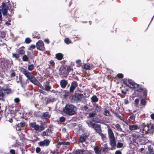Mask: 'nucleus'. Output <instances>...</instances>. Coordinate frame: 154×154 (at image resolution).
Segmentation results:
<instances>
[{"label": "nucleus", "mask_w": 154, "mask_h": 154, "mask_svg": "<svg viewBox=\"0 0 154 154\" xmlns=\"http://www.w3.org/2000/svg\"><path fill=\"white\" fill-rule=\"evenodd\" d=\"M22 58L23 61L26 62L28 60V57L26 55H23Z\"/></svg>", "instance_id": "c85d7f7f"}, {"label": "nucleus", "mask_w": 154, "mask_h": 154, "mask_svg": "<svg viewBox=\"0 0 154 154\" xmlns=\"http://www.w3.org/2000/svg\"><path fill=\"white\" fill-rule=\"evenodd\" d=\"M123 144L121 143L118 142L117 143V147L118 148H120L122 146Z\"/></svg>", "instance_id": "49530a36"}, {"label": "nucleus", "mask_w": 154, "mask_h": 154, "mask_svg": "<svg viewBox=\"0 0 154 154\" xmlns=\"http://www.w3.org/2000/svg\"><path fill=\"white\" fill-rule=\"evenodd\" d=\"M20 78H21V77H20ZM19 80L20 81V83L21 84V85L23 88H24L25 87V86L27 84V83L29 82H28V81H26V82H23L20 79V77H19Z\"/></svg>", "instance_id": "a878e982"}, {"label": "nucleus", "mask_w": 154, "mask_h": 154, "mask_svg": "<svg viewBox=\"0 0 154 154\" xmlns=\"http://www.w3.org/2000/svg\"><path fill=\"white\" fill-rule=\"evenodd\" d=\"M93 128H94L95 131L99 134L101 132L100 125L99 124H95Z\"/></svg>", "instance_id": "ddd939ff"}, {"label": "nucleus", "mask_w": 154, "mask_h": 154, "mask_svg": "<svg viewBox=\"0 0 154 154\" xmlns=\"http://www.w3.org/2000/svg\"><path fill=\"white\" fill-rule=\"evenodd\" d=\"M23 48H21L18 49L19 53L21 54H23L25 53V51Z\"/></svg>", "instance_id": "72a5a7b5"}, {"label": "nucleus", "mask_w": 154, "mask_h": 154, "mask_svg": "<svg viewBox=\"0 0 154 154\" xmlns=\"http://www.w3.org/2000/svg\"><path fill=\"white\" fill-rule=\"evenodd\" d=\"M109 144L112 147L111 149H113L116 146V143L115 138L109 139Z\"/></svg>", "instance_id": "9b49d317"}, {"label": "nucleus", "mask_w": 154, "mask_h": 154, "mask_svg": "<svg viewBox=\"0 0 154 154\" xmlns=\"http://www.w3.org/2000/svg\"><path fill=\"white\" fill-rule=\"evenodd\" d=\"M138 86L136 87V88H135L136 90L139 92H140L142 91H144V94H146L147 93L146 89L138 84Z\"/></svg>", "instance_id": "9d476101"}, {"label": "nucleus", "mask_w": 154, "mask_h": 154, "mask_svg": "<svg viewBox=\"0 0 154 154\" xmlns=\"http://www.w3.org/2000/svg\"><path fill=\"white\" fill-rule=\"evenodd\" d=\"M63 57V55L61 53H58L56 54V57L59 60H61Z\"/></svg>", "instance_id": "5701e85b"}, {"label": "nucleus", "mask_w": 154, "mask_h": 154, "mask_svg": "<svg viewBox=\"0 0 154 154\" xmlns=\"http://www.w3.org/2000/svg\"><path fill=\"white\" fill-rule=\"evenodd\" d=\"M12 57H15L16 59H17L19 58V55L16 54L14 53L12 54Z\"/></svg>", "instance_id": "a18cd8bd"}, {"label": "nucleus", "mask_w": 154, "mask_h": 154, "mask_svg": "<svg viewBox=\"0 0 154 154\" xmlns=\"http://www.w3.org/2000/svg\"><path fill=\"white\" fill-rule=\"evenodd\" d=\"M68 84V82L67 81L63 79L60 81V84L61 87L63 88H65Z\"/></svg>", "instance_id": "4468645a"}, {"label": "nucleus", "mask_w": 154, "mask_h": 154, "mask_svg": "<svg viewBox=\"0 0 154 154\" xmlns=\"http://www.w3.org/2000/svg\"><path fill=\"white\" fill-rule=\"evenodd\" d=\"M129 118L131 120L134 121L135 118V115L133 114L130 116Z\"/></svg>", "instance_id": "de8ad7c7"}, {"label": "nucleus", "mask_w": 154, "mask_h": 154, "mask_svg": "<svg viewBox=\"0 0 154 154\" xmlns=\"http://www.w3.org/2000/svg\"><path fill=\"white\" fill-rule=\"evenodd\" d=\"M78 84L76 82L73 81L72 82L71 85L73 87L75 88L78 86Z\"/></svg>", "instance_id": "473e14b6"}, {"label": "nucleus", "mask_w": 154, "mask_h": 154, "mask_svg": "<svg viewBox=\"0 0 154 154\" xmlns=\"http://www.w3.org/2000/svg\"><path fill=\"white\" fill-rule=\"evenodd\" d=\"M71 100L73 103H83L85 101V98L83 94H79L73 95L72 97Z\"/></svg>", "instance_id": "20e7f679"}, {"label": "nucleus", "mask_w": 154, "mask_h": 154, "mask_svg": "<svg viewBox=\"0 0 154 154\" xmlns=\"http://www.w3.org/2000/svg\"><path fill=\"white\" fill-rule=\"evenodd\" d=\"M2 5V9H0V23L2 20V12L3 16L5 18L11 16L14 13L13 9L11 8L9 5H7L5 3L3 2Z\"/></svg>", "instance_id": "f257e3e1"}, {"label": "nucleus", "mask_w": 154, "mask_h": 154, "mask_svg": "<svg viewBox=\"0 0 154 154\" xmlns=\"http://www.w3.org/2000/svg\"><path fill=\"white\" fill-rule=\"evenodd\" d=\"M115 154H122V152L120 150H117Z\"/></svg>", "instance_id": "774afa93"}, {"label": "nucleus", "mask_w": 154, "mask_h": 154, "mask_svg": "<svg viewBox=\"0 0 154 154\" xmlns=\"http://www.w3.org/2000/svg\"><path fill=\"white\" fill-rule=\"evenodd\" d=\"M140 93L141 94V96L146 97L147 96V93L146 94H145L144 91H142Z\"/></svg>", "instance_id": "bf43d9fd"}, {"label": "nucleus", "mask_w": 154, "mask_h": 154, "mask_svg": "<svg viewBox=\"0 0 154 154\" xmlns=\"http://www.w3.org/2000/svg\"><path fill=\"white\" fill-rule=\"evenodd\" d=\"M4 96V94L2 90H0V100L2 99Z\"/></svg>", "instance_id": "3c124183"}, {"label": "nucleus", "mask_w": 154, "mask_h": 154, "mask_svg": "<svg viewBox=\"0 0 154 154\" xmlns=\"http://www.w3.org/2000/svg\"><path fill=\"white\" fill-rule=\"evenodd\" d=\"M95 109L96 111L97 112H100L101 109V107L97 104H95Z\"/></svg>", "instance_id": "cd10ccee"}, {"label": "nucleus", "mask_w": 154, "mask_h": 154, "mask_svg": "<svg viewBox=\"0 0 154 154\" xmlns=\"http://www.w3.org/2000/svg\"><path fill=\"white\" fill-rule=\"evenodd\" d=\"M140 104L143 105H145L146 104V102L145 100L144 99H142L141 100Z\"/></svg>", "instance_id": "a19ab883"}, {"label": "nucleus", "mask_w": 154, "mask_h": 154, "mask_svg": "<svg viewBox=\"0 0 154 154\" xmlns=\"http://www.w3.org/2000/svg\"><path fill=\"white\" fill-rule=\"evenodd\" d=\"M123 81L125 85L131 88H136V87L138 86V84L130 79H125L123 80Z\"/></svg>", "instance_id": "39448f33"}, {"label": "nucleus", "mask_w": 154, "mask_h": 154, "mask_svg": "<svg viewBox=\"0 0 154 154\" xmlns=\"http://www.w3.org/2000/svg\"><path fill=\"white\" fill-rule=\"evenodd\" d=\"M51 88V86L48 85H47L45 86V88H44V89L45 91H50V90Z\"/></svg>", "instance_id": "c9c22d12"}, {"label": "nucleus", "mask_w": 154, "mask_h": 154, "mask_svg": "<svg viewBox=\"0 0 154 154\" xmlns=\"http://www.w3.org/2000/svg\"><path fill=\"white\" fill-rule=\"evenodd\" d=\"M10 152L11 154H15V150L13 149H11L10 150Z\"/></svg>", "instance_id": "0e129e2a"}, {"label": "nucleus", "mask_w": 154, "mask_h": 154, "mask_svg": "<svg viewBox=\"0 0 154 154\" xmlns=\"http://www.w3.org/2000/svg\"><path fill=\"white\" fill-rule=\"evenodd\" d=\"M118 77L119 78H122L123 77V75L122 73H118L117 75Z\"/></svg>", "instance_id": "6e6d98bb"}, {"label": "nucleus", "mask_w": 154, "mask_h": 154, "mask_svg": "<svg viewBox=\"0 0 154 154\" xmlns=\"http://www.w3.org/2000/svg\"><path fill=\"white\" fill-rule=\"evenodd\" d=\"M115 115L116 116L118 117V118L119 119H121L122 120V117L121 116H120V115H119V114H118L117 113H115Z\"/></svg>", "instance_id": "680f3d73"}, {"label": "nucleus", "mask_w": 154, "mask_h": 154, "mask_svg": "<svg viewBox=\"0 0 154 154\" xmlns=\"http://www.w3.org/2000/svg\"><path fill=\"white\" fill-rule=\"evenodd\" d=\"M14 101L15 103H18L20 102V100L19 98H16L14 99Z\"/></svg>", "instance_id": "e2e57ef3"}, {"label": "nucleus", "mask_w": 154, "mask_h": 154, "mask_svg": "<svg viewBox=\"0 0 154 154\" xmlns=\"http://www.w3.org/2000/svg\"><path fill=\"white\" fill-rule=\"evenodd\" d=\"M39 92L40 93H42L45 95H46L47 94V93L45 91L42 90H39Z\"/></svg>", "instance_id": "864d4df0"}, {"label": "nucleus", "mask_w": 154, "mask_h": 154, "mask_svg": "<svg viewBox=\"0 0 154 154\" xmlns=\"http://www.w3.org/2000/svg\"><path fill=\"white\" fill-rule=\"evenodd\" d=\"M70 143L68 142H62L61 144L63 145H67L70 144Z\"/></svg>", "instance_id": "603ef678"}, {"label": "nucleus", "mask_w": 154, "mask_h": 154, "mask_svg": "<svg viewBox=\"0 0 154 154\" xmlns=\"http://www.w3.org/2000/svg\"><path fill=\"white\" fill-rule=\"evenodd\" d=\"M49 143L50 141L48 139H45L43 141L39 142L38 143L39 146H47L49 145Z\"/></svg>", "instance_id": "1a4fd4ad"}, {"label": "nucleus", "mask_w": 154, "mask_h": 154, "mask_svg": "<svg viewBox=\"0 0 154 154\" xmlns=\"http://www.w3.org/2000/svg\"><path fill=\"white\" fill-rule=\"evenodd\" d=\"M75 89V88L73 87L71 85L69 88V91L71 92H73Z\"/></svg>", "instance_id": "13d9d810"}, {"label": "nucleus", "mask_w": 154, "mask_h": 154, "mask_svg": "<svg viewBox=\"0 0 154 154\" xmlns=\"http://www.w3.org/2000/svg\"><path fill=\"white\" fill-rule=\"evenodd\" d=\"M55 101V100L54 98L52 97H49L47 99L46 102L45 104L47 105Z\"/></svg>", "instance_id": "a211bd4d"}, {"label": "nucleus", "mask_w": 154, "mask_h": 154, "mask_svg": "<svg viewBox=\"0 0 154 154\" xmlns=\"http://www.w3.org/2000/svg\"><path fill=\"white\" fill-rule=\"evenodd\" d=\"M75 152V154H84L83 150L82 149L76 150Z\"/></svg>", "instance_id": "f704fd0d"}, {"label": "nucleus", "mask_w": 154, "mask_h": 154, "mask_svg": "<svg viewBox=\"0 0 154 154\" xmlns=\"http://www.w3.org/2000/svg\"><path fill=\"white\" fill-rule=\"evenodd\" d=\"M34 66L32 64L29 65L28 66V69L29 71H31L33 70Z\"/></svg>", "instance_id": "c756f323"}, {"label": "nucleus", "mask_w": 154, "mask_h": 154, "mask_svg": "<svg viewBox=\"0 0 154 154\" xmlns=\"http://www.w3.org/2000/svg\"><path fill=\"white\" fill-rule=\"evenodd\" d=\"M36 46L37 48L39 50L44 51L45 49L43 42L41 40L36 43Z\"/></svg>", "instance_id": "6e6552de"}, {"label": "nucleus", "mask_w": 154, "mask_h": 154, "mask_svg": "<svg viewBox=\"0 0 154 154\" xmlns=\"http://www.w3.org/2000/svg\"><path fill=\"white\" fill-rule=\"evenodd\" d=\"M148 126L149 129V131H152L154 130V126L153 125L148 124Z\"/></svg>", "instance_id": "2f4dec72"}, {"label": "nucleus", "mask_w": 154, "mask_h": 154, "mask_svg": "<svg viewBox=\"0 0 154 154\" xmlns=\"http://www.w3.org/2000/svg\"><path fill=\"white\" fill-rule=\"evenodd\" d=\"M41 150V148L40 147H38L36 148V152L37 153H39Z\"/></svg>", "instance_id": "052dcab7"}, {"label": "nucleus", "mask_w": 154, "mask_h": 154, "mask_svg": "<svg viewBox=\"0 0 154 154\" xmlns=\"http://www.w3.org/2000/svg\"><path fill=\"white\" fill-rule=\"evenodd\" d=\"M91 101L92 103H96L98 102V98L96 95H94L91 98Z\"/></svg>", "instance_id": "aec40b11"}, {"label": "nucleus", "mask_w": 154, "mask_h": 154, "mask_svg": "<svg viewBox=\"0 0 154 154\" xmlns=\"http://www.w3.org/2000/svg\"><path fill=\"white\" fill-rule=\"evenodd\" d=\"M99 134L101 136V138L103 140H105L106 139V137L104 134H102L101 132Z\"/></svg>", "instance_id": "79ce46f5"}, {"label": "nucleus", "mask_w": 154, "mask_h": 154, "mask_svg": "<svg viewBox=\"0 0 154 154\" xmlns=\"http://www.w3.org/2000/svg\"><path fill=\"white\" fill-rule=\"evenodd\" d=\"M20 71L28 79L26 80V81L29 80L31 82L33 83L35 85L38 86L40 83L35 77L32 75L31 73L23 67L20 68Z\"/></svg>", "instance_id": "f03ea898"}, {"label": "nucleus", "mask_w": 154, "mask_h": 154, "mask_svg": "<svg viewBox=\"0 0 154 154\" xmlns=\"http://www.w3.org/2000/svg\"><path fill=\"white\" fill-rule=\"evenodd\" d=\"M29 125L32 128H34V129L36 131H41L45 128V127L43 125H36L35 122L31 123L29 124Z\"/></svg>", "instance_id": "423d86ee"}, {"label": "nucleus", "mask_w": 154, "mask_h": 154, "mask_svg": "<svg viewBox=\"0 0 154 154\" xmlns=\"http://www.w3.org/2000/svg\"><path fill=\"white\" fill-rule=\"evenodd\" d=\"M64 97H67L69 95V91L67 90H64Z\"/></svg>", "instance_id": "58836bf2"}, {"label": "nucleus", "mask_w": 154, "mask_h": 154, "mask_svg": "<svg viewBox=\"0 0 154 154\" xmlns=\"http://www.w3.org/2000/svg\"><path fill=\"white\" fill-rule=\"evenodd\" d=\"M96 114L95 112H91L90 113L89 116L91 118L94 117V116Z\"/></svg>", "instance_id": "09e8293b"}, {"label": "nucleus", "mask_w": 154, "mask_h": 154, "mask_svg": "<svg viewBox=\"0 0 154 154\" xmlns=\"http://www.w3.org/2000/svg\"><path fill=\"white\" fill-rule=\"evenodd\" d=\"M108 151L107 146L105 144L104 145V147L103 148V152H104V153L106 154V153Z\"/></svg>", "instance_id": "7c9ffc66"}, {"label": "nucleus", "mask_w": 154, "mask_h": 154, "mask_svg": "<svg viewBox=\"0 0 154 154\" xmlns=\"http://www.w3.org/2000/svg\"><path fill=\"white\" fill-rule=\"evenodd\" d=\"M2 91L3 94L5 96V95L6 94H7L10 92H11V89H2Z\"/></svg>", "instance_id": "412c9836"}, {"label": "nucleus", "mask_w": 154, "mask_h": 154, "mask_svg": "<svg viewBox=\"0 0 154 154\" xmlns=\"http://www.w3.org/2000/svg\"><path fill=\"white\" fill-rule=\"evenodd\" d=\"M25 125V123L24 122H21L20 123L18 124L17 125L19 127L21 126L22 127H24Z\"/></svg>", "instance_id": "37998d69"}, {"label": "nucleus", "mask_w": 154, "mask_h": 154, "mask_svg": "<svg viewBox=\"0 0 154 154\" xmlns=\"http://www.w3.org/2000/svg\"><path fill=\"white\" fill-rule=\"evenodd\" d=\"M115 126L116 128H117V130L119 131H122L123 132H124V131H123L122 130V129L121 128L120 125L119 124H117L115 125Z\"/></svg>", "instance_id": "bb28decb"}, {"label": "nucleus", "mask_w": 154, "mask_h": 154, "mask_svg": "<svg viewBox=\"0 0 154 154\" xmlns=\"http://www.w3.org/2000/svg\"><path fill=\"white\" fill-rule=\"evenodd\" d=\"M31 42V40L29 38H27L25 40V42L27 44H29Z\"/></svg>", "instance_id": "c03bdc74"}, {"label": "nucleus", "mask_w": 154, "mask_h": 154, "mask_svg": "<svg viewBox=\"0 0 154 154\" xmlns=\"http://www.w3.org/2000/svg\"><path fill=\"white\" fill-rule=\"evenodd\" d=\"M108 134L109 139L115 138L114 134L110 128L108 129Z\"/></svg>", "instance_id": "dca6fc26"}, {"label": "nucleus", "mask_w": 154, "mask_h": 154, "mask_svg": "<svg viewBox=\"0 0 154 154\" xmlns=\"http://www.w3.org/2000/svg\"><path fill=\"white\" fill-rule=\"evenodd\" d=\"M64 42L67 44H69L71 43V40L68 38H66L64 40Z\"/></svg>", "instance_id": "e433bc0d"}, {"label": "nucleus", "mask_w": 154, "mask_h": 154, "mask_svg": "<svg viewBox=\"0 0 154 154\" xmlns=\"http://www.w3.org/2000/svg\"><path fill=\"white\" fill-rule=\"evenodd\" d=\"M30 48L29 49L30 50H31V49H34L35 48V46L34 45H32L30 46Z\"/></svg>", "instance_id": "69168bd1"}, {"label": "nucleus", "mask_w": 154, "mask_h": 154, "mask_svg": "<svg viewBox=\"0 0 154 154\" xmlns=\"http://www.w3.org/2000/svg\"><path fill=\"white\" fill-rule=\"evenodd\" d=\"M86 123L89 127L92 128H93L96 124L95 123H93L92 121L90 120H87L86 121Z\"/></svg>", "instance_id": "f3484780"}, {"label": "nucleus", "mask_w": 154, "mask_h": 154, "mask_svg": "<svg viewBox=\"0 0 154 154\" xmlns=\"http://www.w3.org/2000/svg\"><path fill=\"white\" fill-rule=\"evenodd\" d=\"M47 133L45 131H43L42 134L41 135L43 137H44L47 135Z\"/></svg>", "instance_id": "338daca9"}, {"label": "nucleus", "mask_w": 154, "mask_h": 154, "mask_svg": "<svg viewBox=\"0 0 154 154\" xmlns=\"http://www.w3.org/2000/svg\"><path fill=\"white\" fill-rule=\"evenodd\" d=\"M84 68L87 69H90V65L89 64H86L84 65Z\"/></svg>", "instance_id": "4c0bfd02"}, {"label": "nucleus", "mask_w": 154, "mask_h": 154, "mask_svg": "<svg viewBox=\"0 0 154 154\" xmlns=\"http://www.w3.org/2000/svg\"><path fill=\"white\" fill-rule=\"evenodd\" d=\"M87 137L86 134H84L81 135L80 137L79 140L80 142L82 143L84 142Z\"/></svg>", "instance_id": "2eb2a0df"}, {"label": "nucleus", "mask_w": 154, "mask_h": 154, "mask_svg": "<svg viewBox=\"0 0 154 154\" xmlns=\"http://www.w3.org/2000/svg\"><path fill=\"white\" fill-rule=\"evenodd\" d=\"M32 36L33 38H36L38 39L40 38V35L39 34L38 32H34L33 33Z\"/></svg>", "instance_id": "b1692460"}, {"label": "nucleus", "mask_w": 154, "mask_h": 154, "mask_svg": "<svg viewBox=\"0 0 154 154\" xmlns=\"http://www.w3.org/2000/svg\"><path fill=\"white\" fill-rule=\"evenodd\" d=\"M94 149L95 153L97 154H101V150L99 149L98 146H96L94 147Z\"/></svg>", "instance_id": "4be33fe9"}, {"label": "nucleus", "mask_w": 154, "mask_h": 154, "mask_svg": "<svg viewBox=\"0 0 154 154\" xmlns=\"http://www.w3.org/2000/svg\"><path fill=\"white\" fill-rule=\"evenodd\" d=\"M77 107L72 104H66L63 109L64 112L69 116L73 115L76 113Z\"/></svg>", "instance_id": "7ed1b4c3"}, {"label": "nucleus", "mask_w": 154, "mask_h": 154, "mask_svg": "<svg viewBox=\"0 0 154 154\" xmlns=\"http://www.w3.org/2000/svg\"><path fill=\"white\" fill-rule=\"evenodd\" d=\"M139 100V99H136L134 100L135 106H136L138 107Z\"/></svg>", "instance_id": "ea45409f"}, {"label": "nucleus", "mask_w": 154, "mask_h": 154, "mask_svg": "<svg viewBox=\"0 0 154 154\" xmlns=\"http://www.w3.org/2000/svg\"><path fill=\"white\" fill-rule=\"evenodd\" d=\"M65 118L63 116L61 117L60 118V122H63L65 121Z\"/></svg>", "instance_id": "8fccbe9b"}, {"label": "nucleus", "mask_w": 154, "mask_h": 154, "mask_svg": "<svg viewBox=\"0 0 154 154\" xmlns=\"http://www.w3.org/2000/svg\"><path fill=\"white\" fill-rule=\"evenodd\" d=\"M59 74L62 77H66L67 75L66 71L63 66L61 67L59 69Z\"/></svg>", "instance_id": "0eeeda50"}, {"label": "nucleus", "mask_w": 154, "mask_h": 154, "mask_svg": "<svg viewBox=\"0 0 154 154\" xmlns=\"http://www.w3.org/2000/svg\"><path fill=\"white\" fill-rule=\"evenodd\" d=\"M104 115L106 116H108L109 115V112L108 110H106L104 112Z\"/></svg>", "instance_id": "4d7b16f0"}, {"label": "nucleus", "mask_w": 154, "mask_h": 154, "mask_svg": "<svg viewBox=\"0 0 154 154\" xmlns=\"http://www.w3.org/2000/svg\"><path fill=\"white\" fill-rule=\"evenodd\" d=\"M42 116L44 119H47L51 117V115L49 112H46L43 113Z\"/></svg>", "instance_id": "6ab92c4d"}, {"label": "nucleus", "mask_w": 154, "mask_h": 154, "mask_svg": "<svg viewBox=\"0 0 154 154\" xmlns=\"http://www.w3.org/2000/svg\"><path fill=\"white\" fill-rule=\"evenodd\" d=\"M149 128L148 127V125L147 126L145 125L142 129V133L144 134V131H145V133L146 134L147 131H149Z\"/></svg>", "instance_id": "393cba45"}, {"label": "nucleus", "mask_w": 154, "mask_h": 154, "mask_svg": "<svg viewBox=\"0 0 154 154\" xmlns=\"http://www.w3.org/2000/svg\"><path fill=\"white\" fill-rule=\"evenodd\" d=\"M129 129L131 131L136 130L139 129V127L138 125H128Z\"/></svg>", "instance_id": "f8f14e48"}, {"label": "nucleus", "mask_w": 154, "mask_h": 154, "mask_svg": "<svg viewBox=\"0 0 154 154\" xmlns=\"http://www.w3.org/2000/svg\"><path fill=\"white\" fill-rule=\"evenodd\" d=\"M3 83L1 81H0V90H2L3 89Z\"/></svg>", "instance_id": "5fc2aeb1"}]
</instances>
